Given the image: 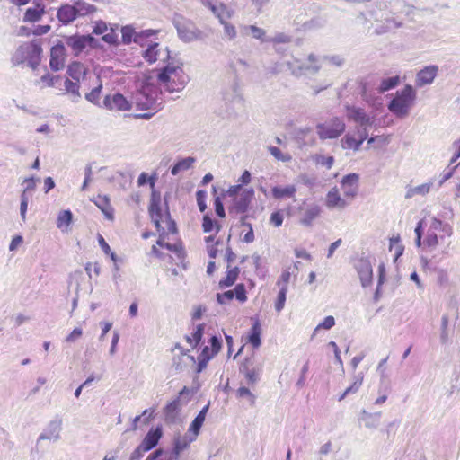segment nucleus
<instances>
[{
    "label": "nucleus",
    "instance_id": "obj_13",
    "mask_svg": "<svg viewBox=\"0 0 460 460\" xmlns=\"http://www.w3.org/2000/svg\"><path fill=\"white\" fill-rule=\"evenodd\" d=\"M206 5L211 9V12L215 13L221 24L227 22L234 14V11L226 4L221 3L216 5L214 4V0H209Z\"/></svg>",
    "mask_w": 460,
    "mask_h": 460
},
{
    "label": "nucleus",
    "instance_id": "obj_5",
    "mask_svg": "<svg viewBox=\"0 0 460 460\" xmlns=\"http://www.w3.org/2000/svg\"><path fill=\"white\" fill-rule=\"evenodd\" d=\"M95 7L91 4H81L78 3L75 6L66 4L59 8L57 16L58 21L64 24L72 22L79 15H84L94 12Z\"/></svg>",
    "mask_w": 460,
    "mask_h": 460
},
{
    "label": "nucleus",
    "instance_id": "obj_21",
    "mask_svg": "<svg viewBox=\"0 0 460 460\" xmlns=\"http://www.w3.org/2000/svg\"><path fill=\"white\" fill-rule=\"evenodd\" d=\"M45 6L38 4L35 7H30L26 9L23 14L22 21L24 22H37L45 14Z\"/></svg>",
    "mask_w": 460,
    "mask_h": 460
},
{
    "label": "nucleus",
    "instance_id": "obj_39",
    "mask_svg": "<svg viewBox=\"0 0 460 460\" xmlns=\"http://www.w3.org/2000/svg\"><path fill=\"white\" fill-rule=\"evenodd\" d=\"M97 239L98 243L101 246L103 252L106 255H109L111 259L115 262L117 261V255L113 252H111V247L109 243L106 242L105 238L102 235L98 234Z\"/></svg>",
    "mask_w": 460,
    "mask_h": 460
},
{
    "label": "nucleus",
    "instance_id": "obj_57",
    "mask_svg": "<svg viewBox=\"0 0 460 460\" xmlns=\"http://www.w3.org/2000/svg\"><path fill=\"white\" fill-rule=\"evenodd\" d=\"M233 298H234V292L232 290L226 291L223 293H218L217 295V299L221 304L231 301Z\"/></svg>",
    "mask_w": 460,
    "mask_h": 460
},
{
    "label": "nucleus",
    "instance_id": "obj_59",
    "mask_svg": "<svg viewBox=\"0 0 460 460\" xmlns=\"http://www.w3.org/2000/svg\"><path fill=\"white\" fill-rule=\"evenodd\" d=\"M85 270L89 276L92 275V271H93L95 275H99L101 272V266L98 262H88L85 266Z\"/></svg>",
    "mask_w": 460,
    "mask_h": 460
},
{
    "label": "nucleus",
    "instance_id": "obj_12",
    "mask_svg": "<svg viewBox=\"0 0 460 460\" xmlns=\"http://www.w3.org/2000/svg\"><path fill=\"white\" fill-rule=\"evenodd\" d=\"M438 72V67L436 66H426L420 71H419L416 75V85L419 87H422L427 85V84H430L433 82Z\"/></svg>",
    "mask_w": 460,
    "mask_h": 460
},
{
    "label": "nucleus",
    "instance_id": "obj_38",
    "mask_svg": "<svg viewBox=\"0 0 460 460\" xmlns=\"http://www.w3.org/2000/svg\"><path fill=\"white\" fill-rule=\"evenodd\" d=\"M158 43H153L148 46L144 53V58L148 63H154L158 57Z\"/></svg>",
    "mask_w": 460,
    "mask_h": 460
},
{
    "label": "nucleus",
    "instance_id": "obj_50",
    "mask_svg": "<svg viewBox=\"0 0 460 460\" xmlns=\"http://www.w3.org/2000/svg\"><path fill=\"white\" fill-rule=\"evenodd\" d=\"M362 385V380H356L351 385L349 386V388H347L343 394H341L338 400L339 401H342L345 399V397L348 395V394H350V393H357L360 387V385Z\"/></svg>",
    "mask_w": 460,
    "mask_h": 460
},
{
    "label": "nucleus",
    "instance_id": "obj_10",
    "mask_svg": "<svg viewBox=\"0 0 460 460\" xmlns=\"http://www.w3.org/2000/svg\"><path fill=\"white\" fill-rule=\"evenodd\" d=\"M93 40L90 35H72L67 38L66 44L75 55H79Z\"/></svg>",
    "mask_w": 460,
    "mask_h": 460
},
{
    "label": "nucleus",
    "instance_id": "obj_58",
    "mask_svg": "<svg viewBox=\"0 0 460 460\" xmlns=\"http://www.w3.org/2000/svg\"><path fill=\"white\" fill-rule=\"evenodd\" d=\"M248 227L247 233L243 237V242L246 243H253L255 240L254 232L251 224H244Z\"/></svg>",
    "mask_w": 460,
    "mask_h": 460
},
{
    "label": "nucleus",
    "instance_id": "obj_7",
    "mask_svg": "<svg viewBox=\"0 0 460 460\" xmlns=\"http://www.w3.org/2000/svg\"><path fill=\"white\" fill-rule=\"evenodd\" d=\"M239 372L246 377V382L249 385H252L259 380L261 366L256 363L253 357H247L240 365Z\"/></svg>",
    "mask_w": 460,
    "mask_h": 460
},
{
    "label": "nucleus",
    "instance_id": "obj_28",
    "mask_svg": "<svg viewBox=\"0 0 460 460\" xmlns=\"http://www.w3.org/2000/svg\"><path fill=\"white\" fill-rule=\"evenodd\" d=\"M320 207L314 205L306 208L304 217L301 218V224L304 226H311L313 220L320 216Z\"/></svg>",
    "mask_w": 460,
    "mask_h": 460
},
{
    "label": "nucleus",
    "instance_id": "obj_30",
    "mask_svg": "<svg viewBox=\"0 0 460 460\" xmlns=\"http://www.w3.org/2000/svg\"><path fill=\"white\" fill-rule=\"evenodd\" d=\"M214 353H212L211 348L206 346L201 353L198 356V368L197 372L199 373L203 368L206 367L209 359L214 358Z\"/></svg>",
    "mask_w": 460,
    "mask_h": 460
},
{
    "label": "nucleus",
    "instance_id": "obj_29",
    "mask_svg": "<svg viewBox=\"0 0 460 460\" xmlns=\"http://www.w3.org/2000/svg\"><path fill=\"white\" fill-rule=\"evenodd\" d=\"M358 272L360 276V279L363 285H366L372 280L373 270L372 266L368 262H362L358 267Z\"/></svg>",
    "mask_w": 460,
    "mask_h": 460
},
{
    "label": "nucleus",
    "instance_id": "obj_6",
    "mask_svg": "<svg viewBox=\"0 0 460 460\" xmlns=\"http://www.w3.org/2000/svg\"><path fill=\"white\" fill-rule=\"evenodd\" d=\"M346 130V124L339 117H333L330 121L318 124L316 131L320 138H337Z\"/></svg>",
    "mask_w": 460,
    "mask_h": 460
},
{
    "label": "nucleus",
    "instance_id": "obj_23",
    "mask_svg": "<svg viewBox=\"0 0 460 460\" xmlns=\"http://www.w3.org/2000/svg\"><path fill=\"white\" fill-rule=\"evenodd\" d=\"M208 405H205L199 413L197 415L195 420L190 424L189 432H191L193 435V439L199 435V430L206 420V413L208 411Z\"/></svg>",
    "mask_w": 460,
    "mask_h": 460
},
{
    "label": "nucleus",
    "instance_id": "obj_45",
    "mask_svg": "<svg viewBox=\"0 0 460 460\" xmlns=\"http://www.w3.org/2000/svg\"><path fill=\"white\" fill-rule=\"evenodd\" d=\"M234 296H235L236 299L240 302H245L247 301V292L245 289V286L243 283H239L235 286L234 289L233 290Z\"/></svg>",
    "mask_w": 460,
    "mask_h": 460
},
{
    "label": "nucleus",
    "instance_id": "obj_16",
    "mask_svg": "<svg viewBox=\"0 0 460 460\" xmlns=\"http://www.w3.org/2000/svg\"><path fill=\"white\" fill-rule=\"evenodd\" d=\"M253 197L254 190L252 189L243 190L240 196L234 199V208L237 212H245Z\"/></svg>",
    "mask_w": 460,
    "mask_h": 460
},
{
    "label": "nucleus",
    "instance_id": "obj_1",
    "mask_svg": "<svg viewBox=\"0 0 460 460\" xmlns=\"http://www.w3.org/2000/svg\"><path fill=\"white\" fill-rule=\"evenodd\" d=\"M149 216L159 234V237L156 242V245H153L152 253L156 257H163V253L159 251L160 246L166 248L172 254L170 260L174 262L177 266L183 269L186 268V252L181 242H176L174 243H169L165 242V238L169 234H177V226L174 221L172 219L168 208H163L159 199H153L148 208Z\"/></svg>",
    "mask_w": 460,
    "mask_h": 460
},
{
    "label": "nucleus",
    "instance_id": "obj_26",
    "mask_svg": "<svg viewBox=\"0 0 460 460\" xmlns=\"http://www.w3.org/2000/svg\"><path fill=\"white\" fill-rule=\"evenodd\" d=\"M220 239H216L215 235H208L205 237V244H206V251L208 255L211 260H215V258L218 254V248L217 246L221 243Z\"/></svg>",
    "mask_w": 460,
    "mask_h": 460
},
{
    "label": "nucleus",
    "instance_id": "obj_3",
    "mask_svg": "<svg viewBox=\"0 0 460 460\" xmlns=\"http://www.w3.org/2000/svg\"><path fill=\"white\" fill-rule=\"evenodd\" d=\"M416 92L411 85H405L390 101L388 110L397 117L402 118L409 114L410 109L414 105Z\"/></svg>",
    "mask_w": 460,
    "mask_h": 460
},
{
    "label": "nucleus",
    "instance_id": "obj_62",
    "mask_svg": "<svg viewBox=\"0 0 460 460\" xmlns=\"http://www.w3.org/2000/svg\"><path fill=\"white\" fill-rule=\"evenodd\" d=\"M148 181L150 182L152 187L155 186V180L153 178H149L147 173L142 172V173L139 174V177H138V184H139V186H143V184H145V183H146Z\"/></svg>",
    "mask_w": 460,
    "mask_h": 460
},
{
    "label": "nucleus",
    "instance_id": "obj_34",
    "mask_svg": "<svg viewBox=\"0 0 460 460\" xmlns=\"http://www.w3.org/2000/svg\"><path fill=\"white\" fill-rule=\"evenodd\" d=\"M178 32L180 35V38L186 40L190 41L193 40H197L198 37L200 36V31L197 30H187L184 29V27H179Z\"/></svg>",
    "mask_w": 460,
    "mask_h": 460
},
{
    "label": "nucleus",
    "instance_id": "obj_54",
    "mask_svg": "<svg viewBox=\"0 0 460 460\" xmlns=\"http://www.w3.org/2000/svg\"><path fill=\"white\" fill-rule=\"evenodd\" d=\"M316 162L318 164H321L322 165L325 166L326 169H332L334 159H333V156H332V155H328V156L321 155L317 158Z\"/></svg>",
    "mask_w": 460,
    "mask_h": 460
},
{
    "label": "nucleus",
    "instance_id": "obj_64",
    "mask_svg": "<svg viewBox=\"0 0 460 460\" xmlns=\"http://www.w3.org/2000/svg\"><path fill=\"white\" fill-rule=\"evenodd\" d=\"M107 31V25L103 22H98L95 26L93 27V33L99 35L103 34Z\"/></svg>",
    "mask_w": 460,
    "mask_h": 460
},
{
    "label": "nucleus",
    "instance_id": "obj_37",
    "mask_svg": "<svg viewBox=\"0 0 460 460\" xmlns=\"http://www.w3.org/2000/svg\"><path fill=\"white\" fill-rule=\"evenodd\" d=\"M287 293L288 290L286 288H280V290L274 302V308L278 313L281 312L285 306V303L287 300Z\"/></svg>",
    "mask_w": 460,
    "mask_h": 460
},
{
    "label": "nucleus",
    "instance_id": "obj_56",
    "mask_svg": "<svg viewBox=\"0 0 460 460\" xmlns=\"http://www.w3.org/2000/svg\"><path fill=\"white\" fill-rule=\"evenodd\" d=\"M290 281V273L288 270L283 271L280 274V278L277 284L281 287H286L287 290H288V283Z\"/></svg>",
    "mask_w": 460,
    "mask_h": 460
},
{
    "label": "nucleus",
    "instance_id": "obj_14",
    "mask_svg": "<svg viewBox=\"0 0 460 460\" xmlns=\"http://www.w3.org/2000/svg\"><path fill=\"white\" fill-rule=\"evenodd\" d=\"M92 201L103 212L106 219L113 221L114 219V208L111 206V199L105 195H98L93 199Z\"/></svg>",
    "mask_w": 460,
    "mask_h": 460
},
{
    "label": "nucleus",
    "instance_id": "obj_19",
    "mask_svg": "<svg viewBox=\"0 0 460 460\" xmlns=\"http://www.w3.org/2000/svg\"><path fill=\"white\" fill-rule=\"evenodd\" d=\"M162 437V429L155 428V429H150L141 442L146 450L149 451L155 447Z\"/></svg>",
    "mask_w": 460,
    "mask_h": 460
},
{
    "label": "nucleus",
    "instance_id": "obj_4",
    "mask_svg": "<svg viewBox=\"0 0 460 460\" xmlns=\"http://www.w3.org/2000/svg\"><path fill=\"white\" fill-rule=\"evenodd\" d=\"M188 80V76L181 66L168 65L158 74V81L164 88L170 92L180 91Z\"/></svg>",
    "mask_w": 460,
    "mask_h": 460
},
{
    "label": "nucleus",
    "instance_id": "obj_43",
    "mask_svg": "<svg viewBox=\"0 0 460 460\" xmlns=\"http://www.w3.org/2000/svg\"><path fill=\"white\" fill-rule=\"evenodd\" d=\"M180 406L181 399L180 397H177L175 400H172L164 406V412L166 415H173L180 410Z\"/></svg>",
    "mask_w": 460,
    "mask_h": 460
},
{
    "label": "nucleus",
    "instance_id": "obj_31",
    "mask_svg": "<svg viewBox=\"0 0 460 460\" xmlns=\"http://www.w3.org/2000/svg\"><path fill=\"white\" fill-rule=\"evenodd\" d=\"M236 396L239 400H246L250 405H254L256 402V395L246 386H240L236 391Z\"/></svg>",
    "mask_w": 460,
    "mask_h": 460
},
{
    "label": "nucleus",
    "instance_id": "obj_22",
    "mask_svg": "<svg viewBox=\"0 0 460 460\" xmlns=\"http://www.w3.org/2000/svg\"><path fill=\"white\" fill-rule=\"evenodd\" d=\"M73 222V212L69 209H65L59 212L57 218V226L63 231L68 233L70 226Z\"/></svg>",
    "mask_w": 460,
    "mask_h": 460
},
{
    "label": "nucleus",
    "instance_id": "obj_18",
    "mask_svg": "<svg viewBox=\"0 0 460 460\" xmlns=\"http://www.w3.org/2000/svg\"><path fill=\"white\" fill-rule=\"evenodd\" d=\"M261 325L259 320H255L246 337L247 342L254 349H258L261 345Z\"/></svg>",
    "mask_w": 460,
    "mask_h": 460
},
{
    "label": "nucleus",
    "instance_id": "obj_49",
    "mask_svg": "<svg viewBox=\"0 0 460 460\" xmlns=\"http://www.w3.org/2000/svg\"><path fill=\"white\" fill-rule=\"evenodd\" d=\"M101 91L102 85L100 84L97 87L92 89L90 93L86 94V99L92 103L97 104L101 98Z\"/></svg>",
    "mask_w": 460,
    "mask_h": 460
},
{
    "label": "nucleus",
    "instance_id": "obj_17",
    "mask_svg": "<svg viewBox=\"0 0 460 460\" xmlns=\"http://www.w3.org/2000/svg\"><path fill=\"white\" fill-rule=\"evenodd\" d=\"M240 275V270L238 266L227 265L226 275L218 282L220 288H226L234 284Z\"/></svg>",
    "mask_w": 460,
    "mask_h": 460
},
{
    "label": "nucleus",
    "instance_id": "obj_46",
    "mask_svg": "<svg viewBox=\"0 0 460 460\" xmlns=\"http://www.w3.org/2000/svg\"><path fill=\"white\" fill-rule=\"evenodd\" d=\"M206 197H207L206 190H199L196 191L197 205H198L199 209L201 212L206 211V208H207V206H206Z\"/></svg>",
    "mask_w": 460,
    "mask_h": 460
},
{
    "label": "nucleus",
    "instance_id": "obj_61",
    "mask_svg": "<svg viewBox=\"0 0 460 460\" xmlns=\"http://www.w3.org/2000/svg\"><path fill=\"white\" fill-rule=\"evenodd\" d=\"M28 202H29V198L26 195V190H24L22 194V202H21V214H22V218L25 217V213H26L27 208H28Z\"/></svg>",
    "mask_w": 460,
    "mask_h": 460
},
{
    "label": "nucleus",
    "instance_id": "obj_40",
    "mask_svg": "<svg viewBox=\"0 0 460 460\" xmlns=\"http://www.w3.org/2000/svg\"><path fill=\"white\" fill-rule=\"evenodd\" d=\"M58 79H60L59 76H51L47 72L42 76H40L38 84H40L41 87H53L56 85V83Z\"/></svg>",
    "mask_w": 460,
    "mask_h": 460
},
{
    "label": "nucleus",
    "instance_id": "obj_41",
    "mask_svg": "<svg viewBox=\"0 0 460 460\" xmlns=\"http://www.w3.org/2000/svg\"><path fill=\"white\" fill-rule=\"evenodd\" d=\"M269 151L273 155V157L279 161L290 162L291 160L290 154H283L279 147L270 146Z\"/></svg>",
    "mask_w": 460,
    "mask_h": 460
},
{
    "label": "nucleus",
    "instance_id": "obj_9",
    "mask_svg": "<svg viewBox=\"0 0 460 460\" xmlns=\"http://www.w3.org/2000/svg\"><path fill=\"white\" fill-rule=\"evenodd\" d=\"M349 200L343 195L341 196L338 188H332L325 197V206L329 208L343 209L348 207Z\"/></svg>",
    "mask_w": 460,
    "mask_h": 460
},
{
    "label": "nucleus",
    "instance_id": "obj_24",
    "mask_svg": "<svg viewBox=\"0 0 460 460\" xmlns=\"http://www.w3.org/2000/svg\"><path fill=\"white\" fill-rule=\"evenodd\" d=\"M202 229L205 234L215 233L217 234L222 229V225L219 221L213 219L210 215L206 214L202 218Z\"/></svg>",
    "mask_w": 460,
    "mask_h": 460
},
{
    "label": "nucleus",
    "instance_id": "obj_25",
    "mask_svg": "<svg viewBox=\"0 0 460 460\" xmlns=\"http://www.w3.org/2000/svg\"><path fill=\"white\" fill-rule=\"evenodd\" d=\"M296 191V188L293 185L287 187H273L271 189V195L276 199H281L285 198H294Z\"/></svg>",
    "mask_w": 460,
    "mask_h": 460
},
{
    "label": "nucleus",
    "instance_id": "obj_51",
    "mask_svg": "<svg viewBox=\"0 0 460 460\" xmlns=\"http://www.w3.org/2000/svg\"><path fill=\"white\" fill-rule=\"evenodd\" d=\"M147 452L146 448L143 446L142 442L139 447L135 448L129 456V460H139Z\"/></svg>",
    "mask_w": 460,
    "mask_h": 460
},
{
    "label": "nucleus",
    "instance_id": "obj_52",
    "mask_svg": "<svg viewBox=\"0 0 460 460\" xmlns=\"http://www.w3.org/2000/svg\"><path fill=\"white\" fill-rule=\"evenodd\" d=\"M214 208H215L216 215L217 217H219L221 218H224L226 217L224 206H223V203L219 197H217L214 199Z\"/></svg>",
    "mask_w": 460,
    "mask_h": 460
},
{
    "label": "nucleus",
    "instance_id": "obj_55",
    "mask_svg": "<svg viewBox=\"0 0 460 460\" xmlns=\"http://www.w3.org/2000/svg\"><path fill=\"white\" fill-rule=\"evenodd\" d=\"M399 243H400L399 236L390 238L389 248L392 249L393 247L396 246V258H398L403 252V247L399 245Z\"/></svg>",
    "mask_w": 460,
    "mask_h": 460
},
{
    "label": "nucleus",
    "instance_id": "obj_63",
    "mask_svg": "<svg viewBox=\"0 0 460 460\" xmlns=\"http://www.w3.org/2000/svg\"><path fill=\"white\" fill-rule=\"evenodd\" d=\"M82 336V330L80 328H75L66 338V341H73Z\"/></svg>",
    "mask_w": 460,
    "mask_h": 460
},
{
    "label": "nucleus",
    "instance_id": "obj_53",
    "mask_svg": "<svg viewBox=\"0 0 460 460\" xmlns=\"http://www.w3.org/2000/svg\"><path fill=\"white\" fill-rule=\"evenodd\" d=\"M335 325V319L332 316H327L323 319V322L320 323V324L317 325L315 328V331L319 329H325L329 330L332 327Z\"/></svg>",
    "mask_w": 460,
    "mask_h": 460
},
{
    "label": "nucleus",
    "instance_id": "obj_11",
    "mask_svg": "<svg viewBox=\"0 0 460 460\" xmlns=\"http://www.w3.org/2000/svg\"><path fill=\"white\" fill-rule=\"evenodd\" d=\"M104 106L114 111H128L131 107L129 101L120 93L106 96L104 99Z\"/></svg>",
    "mask_w": 460,
    "mask_h": 460
},
{
    "label": "nucleus",
    "instance_id": "obj_33",
    "mask_svg": "<svg viewBox=\"0 0 460 460\" xmlns=\"http://www.w3.org/2000/svg\"><path fill=\"white\" fill-rule=\"evenodd\" d=\"M203 332V325H197L194 331L192 332L191 336L187 337L189 345L192 347H197L200 340L202 339Z\"/></svg>",
    "mask_w": 460,
    "mask_h": 460
},
{
    "label": "nucleus",
    "instance_id": "obj_48",
    "mask_svg": "<svg viewBox=\"0 0 460 460\" xmlns=\"http://www.w3.org/2000/svg\"><path fill=\"white\" fill-rule=\"evenodd\" d=\"M221 25H223L224 32L228 40H234L237 35L235 26L228 22H223Z\"/></svg>",
    "mask_w": 460,
    "mask_h": 460
},
{
    "label": "nucleus",
    "instance_id": "obj_44",
    "mask_svg": "<svg viewBox=\"0 0 460 460\" xmlns=\"http://www.w3.org/2000/svg\"><path fill=\"white\" fill-rule=\"evenodd\" d=\"M58 49L53 48L51 50V57L49 60V66L53 70H59L64 67V61L59 60V58L57 57V52Z\"/></svg>",
    "mask_w": 460,
    "mask_h": 460
},
{
    "label": "nucleus",
    "instance_id": "obj_60",
    "mask_svg": "<svg viewBox=\"0 0 460 460\" xmlns=\"http://www.w3.org/2000/svg\"><path fill=\"white\" fill-rule=\"evenodd\" d=\"M210 345H211V350H212V353H214V356L217 355L222 348L221 341L218 338H217L216 336H213L210 339Z\"/></svg>",
    "mask_w": 460,
    "mask_h": 460
},
{
    "label": "nucleus",
    "instance_id": "obj_32",
    "mask_svg": "<svg viewBox=\"0 0 460 460\" xmlns=\"http://www.w3.org/2000/svg\"><path fill=\"white\" fill-rule=\"evenodd\" d=\"M194 162H195V160L193 158H191V156H188L187 158L180 160L172 167V173L173 175H175L182 171L189 170Z\"/></svg>",
    "mask_w": 460,
    "mask_h": 460
},
{
    "label": "nucleus",
    "instance_id": "obj_42",
    "mask_svg": "<svg viewBox=\"0 0 460 460\" xmlns=\"http://www.w3.org/2000/svg\"><path fill=\"white\" fill-rule=\"evenodd\" d=\"M80 82H77L76 80H71V79H66L64 83L65 90L67 93H71L74 95L79 96V89H80Z\"/></svg>",
    "mask_w": 460,
    "mask_h": 460
},
{
    "label": "nucleus",
    "instance_id": "obj_8",
    "mask_svg": "<svg viewBox=\"0 0 460 460\" xmlns=\"http://www.w3.org/2000/svg\"><path fill=\"white\" fill-rule=\"evenodd\" d=\"M358 174L356 172L348 173L341 181V188L343 195L349 202L355 199L358 191Z\"/></svg>",
    "mask_w": 460,
    "mask_h": 460
},
{
    "label": "nucleus",
    "instance_id": "obj_36",
    "mask_svg": "<svg viewBox=\"0 0 460 460\" xmlns=\"http://www.w3.org/2000/svg\"><path fill=\"white\" fill-rule=\"evenodd\" d=\"M399 82H400L399 76H394V77L383 79L381 81V85L379 87V91L381 93H383V92L388 91L390 89L395 88L396 86H398Z\"/></svg>",
    "mask_w": 460,
    "mask_h": 460
},
{
    "label": "nucleus",
    "instance_id": "obj_20",
    "mask_svg": "<svg viewBox=\"0 0 460 460\" xmlns=\"http://www.w3.org/2000/svg\"><path fill=\"white\" fill-rule=\"evenodd\" d=\"M347 118L360 124L361 126L369 124V118L364 113V111L361 108L347 106Z\"/></svg>",
    "mask_w": 460,
    "mask_h": 460
},
{
    "label": "nucleus",
    "instance_id": "obj_2",
    "mask_svg": "<svg viewBox=\"0 0 460 460\" xmlns=\"http://www.w3.org/2000/svg\"><path fill=\"white\" fill-rule=\"evenodd\" d=\"M41 53V43L39 40L22 42L13 54V63L18 66L27 62L32 69H35L40 61Z\"/></svg>",
    "mask_w": 460,
    "mask_h": 460
},
{
    "label": "nucleus",
    "instance_id": "obj_35",
    "mask_svg": "<svg viewBox=\"0 0 460 460\" xmlns=\"http://www.w3.org/2000/svg\"><path fill=\"white\" fill-rule=\"evenodd\" d=\"M430 190V183H422V185H420L418 187H415L413 189H411L406 193V198L410 199L414 197L415 195H426Z\"/></svg>",
    "mask_w": 460,
    "mask_h": 460
},
{
    "label": "nucleus",
    "instance_id": "obj_27",
    "mask_svg": "<svg viewBox=\"0 0 460 460\" xmlns=\"http://www.w3.org/2000/svg\"><path fill=\"white\" fill-rule=\"evenodd\" d=\"M67 74L73 80L80 82V79L86 74V68L80 62H72L67 68Z\"/></svg>",
    "mask_w": 460,
    "mask_h": 460
},
{
    "label": "nucleus",
    "instance_id": "obj_47",
    "mask_svg": "<svg viewBox=\"0 0 460 460\" xmlns=\"http://www.w3.org/2000/svg\"><path fill=\"white\" fill-rule=\"evenodd\" d=\"M284 220V216L281 210L271 212L270 217V224L275 227H279Z\"/></svg>",
    "mask_w": 460,
    "mask_h": 460
},
{
    "label": "nucleus",
    "instance_id": "obj_15",
    "mask_svg": "<svg viewBox=\"0 0 460 460\" xmlns=\"http://www.w3.org/2000/svg\"><path fill=\"white\" fill-rule=\"evenodd\" d=\"M367 137V134L365 131L358 134L357 137L351 134H347L341 140V146L347 150L358 151Z\"/></svg>",
    "mask_w": 460,
    "mask_h": 460
}]
</instances>
